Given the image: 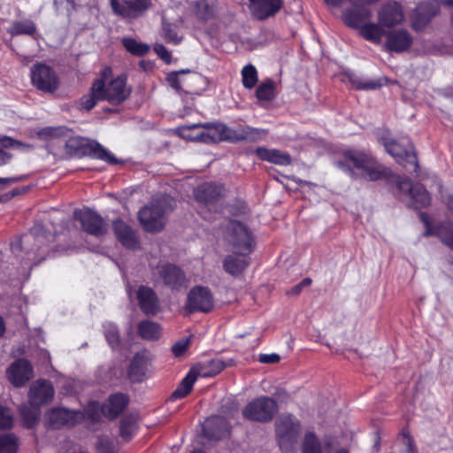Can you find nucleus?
I'll use <instances>...</instances> for the list:
<instances>
[{
	"mask_svg": "<svg viewBox=\"0 0 453 453\" xmlns=\"http://www.w3.org/2000/svg\"><path fill=\"white\" fill-rule=\"evenodd\" d=\"M343 159L337 162V165L350 175H355L357 170L361 177L375 181L391 174L388 168L379 164L372 156L360 151L348 150L344 152Z\"/></svg>",
	"mask_w": 453,
	"mask_h": 453,
	"instance_id": "nucleus-1",
	"label": "nucleus"
},
{
	"mask_svg": "<svg viewBox=\"0 0 453 453\" xmlns=\"http://www.w3.org/2000/svg\"><path fill=\"white\" fill-rule=\"evenodd\" d=\"M55 390L51 383L45 380L35 381L28 391L29 404H23L19 408L23 424L31 428L37 424L41 407L50 403L54 398Z\"/></svg>",
	"mask_w": 453,
	"mask_h": 453,
	"instance_id": "nucleus-2",
	"label": "nucleus"
},
{
	"mask_svg": "<svg viewBox=\"0 0 453 453\" xmlns=\"http://www.w3.org/2000/svg\"><path fill=\"white\" fill-rule=\"evenodd\" d=\"M172 199L165 196L150 206H145L139 211V219L148 232H158L165 224V214L173 209Z\"/></svg>",
	"mask_w": 453,
	"mask_h": 453,
	"instance_id": "nucleus-3",
	"label": "nucleus"
},
{
	"mask_svg": "<svg viewBox=\"0 0 453 453\" xmlns=\"http://www.w3.org/2000/svg\"><path fill=\"white\" fill-rule=\"evenodd\" d=\"M111 73V70L109 67L103 71V77L99 79L102 86L101 94L104 101L119 105L129 96L131 89L127 86V78L123 75L107 81L106 79Z\"/></svg>",
	"mask_w": 453,
	"mask_h": 453,
	"instance_id": "nucleus-4",
	"label": "nucleus"
},
{
	"mask_svg": "<svg viewBox=\"0 0 453 453\" xmlns=\"http://www.w3.org/2000/svg\"><path fill=\"white\" fill-rule=\"evenodd\" d=\"M224 240L230 252L250 253L252 251V234L241 222L230 221L228 223Z\"/></svg>",
	"mask_w": 453,
	"mask_h": 453,
	"instance_id": "nucleus-5",
	"label": "nucleus"
},
{
	"mask_svg": "<svg viewBox=\"0 0 453 453\" xmlns=\"http://www.w3.org/2000/svg\"><path fill=\"white\" fill-rule=\"evenodd\" d=\"M180 135L187 140L204 143H216L221 141L219 123L186 125L179 128Z\"/></svg>",
	"mask_w": 453,
	"mask_h": 453,
	"instance_id": "nucleus-6",
	"label": "nucleus"
},
{
	"mask_svg": "<svg viewBox=\"0 0 453 453\" xmlns=\"http://www.w3.org/2000/svg\"><path fill=\"white\" fill-rule=\"evenodd\" d=\"M278 411L277 402L269 396H260L249 403L242 410V416L252 421H270Z\"/></svg>",
	"mask_w": 453,
	"mask_h": 453,
	"instance_id": "nucleus-7",
	"label": "nucleus"
},
{
	"mask_svg": "<svg viewBox=\"0 0 453 453\" xmlns=\"http://www.w3.org/2000/svg\"><path fill=\"white\" fill-rule=\"evenodd\" d=\"M300 433L298 420L291 416H284L280 418L276 425V434L280 448L286 452L294 450Z\"/></svg>",
	"mask_w": 453,
	"mask_h": 453,
	"instance_id": "nucleus-8",
	"label": "nucleus"
},
{
	"mask_svg": "<svg viewBox=\"0 0 453 453\" xmlns=\"http://www.w3.org/2000/svg\"><path fill=\"white\" fill-rule=\"evenodd\" d=\"M32 84L45 93L55 92L59 86V80L56 72L46 64L36 63L30 71Z\"/></svg>",
	"mask_w": 453,
	"mask_h": 453,
	"instance_id": "nucleus-9",
	"label": "nucleus"
},
{
	"mask_svg": "<svg viewBox=\"0 0 453 453\" xmlns=\"http://www.w3.org/2000/svg\"><path fill=\"white\" fill-rule=\"evenodd\" d=\"M127 403L128 399L124 394H115L111 395L102 407L96 402L89 403L85 412L91 419H97L99 411L105 417L114 418L123 411Z\"/></svg>",
	"mask_w": 453,
	"mask_h": 453,
	"instance_id": "nucleus-10",
	"label": "nucleus"
},
{
	"mask_svg": "<svg viewBox=\"0 0 453 453\" xmlns=\"http://www.w3.org/2000/svg\"><path fill=\"white\" fill-rule=\"evenodd\" d=\"M69 150H73L77 154L89 153L94 157L104 160L109 164H117L116 157L105 148L96 142H89L81 137L70 138L66 142Z\"/></svg>",
	"mask_w": 453,
	"mask_h": 453,
	"instance_id": "nucleus-11",
	"label": "nucleus"
},
{
	"mask_svg": "<svg viewBox=\"0 0 453 453\" xmlns=\"http://www.w3.org/2000/svg\"><path fill=\"white\" fill-rule=\"evenodd\" d=\"M383 144L386 150L399 164H403V167L407 168V165L404 164V162H406L410 164L413 168L412 170L416 172L418 168L417 157L412 144L408 140H404L402 142L394 140H384Z\"/></svg>",
	"mask_w": 453,
	"mask_h": 453,
	"instance_id": "nucleus-12",
	"label": "nucleus"
},
{
	"mask_svg": "<svg viewBox=\"0 0 453 453\" xmlns=\"http://www.w3.org/2000/svg\"><path fill=\"white\" fill-rule=\"evenodd\" d=\"M152 6L151 0H111L113 12L122 19H136Z\"/></svg>",
	"mask_w": 453,
	"mask_h": 453,
	"instance_id": "nucleus-13",
	"label": "nucleus"
},
{
	"mask_svg": "<svg viewBox=\"0 0 453 453\" xmlns=\"http://www.w3.org/2000/svg\"><path fill=\"white\" fill-rule=\"evenodd\" d=\"M213 296L208 288L196 286L188 292L186 308L189 312H209L213 309Z\"/></svg>",
	"mask_w": 453,
	"mask_h": 453,
	"instance_id": "nucleus-14",
	"label": "nucleus"
},
{
	"mask_svg": "<svg viewBox=\"0 0 453 453\" xmlns=\"http://www.w3.org/2000/svg\"><path fill=\"white\" fill-rule=\"evenodd\" d=\"M81 411H70L65 408H52L45 414V425L51 428L73 426L83 418Z\"/></svg>",
	"mask_w": 453,
	"mask_h": 453,
	"instance_id": "nucleus-15",
	"label": "nucleus"
},
{
	"mask_svg": "<svg viewBox=\"0 0 453 453\" xmlns=\"http://www.w3.org/2000/svg\"><path fill=\"white\" fill-rule=\"evenodd\" d=\"M221 141L231 142H239L243 141L256 142L265 134L264 130L251 127L249 126L241 127L237 129H232L226 125L219 123Z\"/></svg>",
	"mask_w": 453,
	"mask_h": 453,
	"instance_id": "nucleus-16",
	"label": "nucleus"
},
{
	"mask_svg": "<svg viewBox=\"0 0 453 453\" xmlns=\"http://www.w3.org/2000/svg\"><path fill=\"white\" fill-rule=\"evenodd\" d=\"M73 217L81 222L82 229L89 234L101 236L106 233L104 220L92 210H76L73 212Z\"/></svg>",
	"mask_w": 453,
	"mask_h": 453,
	"instance_id": "nucleus-17",
	"label": "nucleus"
},
{
	"mask_svg": "<svg viewBox=\"0 0 453 453\" xmlns=\"http://www.w3.org/2000/svg\"><path fill=\"white\" fill-rule=\"evenodd\" d=\"M224 194L223 186L213 182L203 183L194 190L196 200L208 208L214 207L224 196Z\"/></svg>",
	"mask_w": 453,
	"mask_h": 453,
	"instance_id": "nucleus-18",
	"label": "nucleus"
},
{
	"mask_svg": "<svg viewBox=\"0 0 453 453\" xmlns=\"http://www.w3.org/2000/svg\"><path fill=\"white\" fill-rule=\"evenodd\" d=\"M397 187L403 193H408L412 201L411 206L418 209L430 204L431 198L428 192L419 183L412 184L409 179L399 180Z\"/></svg>",
	"mask_w": 453,
	"mask_h": 453,
	"instance_id": "nucleus-19",
	"label": "nucleus"
},
{
	"mask_svg": "<svg viewBox=\"0 0 453 453\" xmlns=\"http://www.w3.org/2000/svg\"><path fill=\"white\" fill-rule=\"evenodd\" d=\"M378 21L390 28L400 25L404 19L403 7L395 1L388 2L378 12Z\"/></svg>",
	"mask_w": 453,
	"mask_h": 453,
	"instance_id": "nucleus-20",
	"label": "nucleus"
},
{
	"mask_svg": "<svg viewBox=\"0 0 453 453\" xmlns=\"http://www.w3.org/2000/svg\"><path fill=\"white\" fill-rule=\"evenodd\" d=\"M152 357L147 350L136 353L128 368V377L132 381H142L149 372Z\"/></svg>",
	"mask_w": 453,
	"mask_h": 453,
	"instance_id": "nucleus-21",
	"label": "nucleus"
},
{
	"mask_svg": "<svg viewBox=\"0 0 453 453\" xmlns=\"http://www.w3.org/2000/svg\"><path fill=\"white\" fill-rule=\"evenodd\" d=\"M250 11L256 19H266L274 16L283 6V0H249Z\"/></svg>",
	"mask_w": 453,
	"mask_h": 453,
	"instance_id": "nucleus-22",
	"label": "nucleus"
},
{
	"mask_svg": "<svg viewBox=\"0 0 453 453\" xmlns=\"http://www.w3.org/2000/svg\"><path fill=\"white\" fill-rule=\"evenodd\" d=\"M438 12L439 4L435 0L419 4L412 15L413 28L416 30L422 29Z\"/></svg>",
	"mask_w": 453,
	"mask_h": 453,
	"instance_id": "nucleus-23",
	"label": "nucleus"
},
{
	"mask_svg": "<svg viewBox=\"0 0 453 453\" xmlns=\"http://www.w3.org/2000/svg\"><path fill=\"white\" fill-rule=\"evenodd\" d=\"M250 253L231 252L222 261L224 271L233 277L240 276L250 265Z\"/></svg>",
	"mask_w": 453,
	"mask_h": 453,
	"instance_id": "nucleus-24",
	"label": "nucleus"
},
{
	"mask_svg": "<svg viewBox=\"0 0 453 453\" xmlns=\"http://www.w3.org/2000/svg\"><path fill=\"white\" fill-rule=\"evenodd\" d=\"M8 378L16 387L23 386L33 377V369L29 362L19 359L8 369Z\"/></svg>",
	"mask_w": 453,
	"mask_h": 453,
	"instance_id": "nucleus-25",
	"label": "nucleus"
},
{
	"mask_svg": "<svg viewBox=\"0 0 453 453\" xmlns=\"http://www.w3.org/2000/svg\"><path fill=\"white\" fill-rule=\"evenodd\" d=\"M412 44L411 35L403 29L393 30L387 35L386 48L390 51L403 52Z\"/></svg>",
	"mask_w": 453,
	"mask_h": 453,
	"instance_id": "nucleus-26",
	"label": "nucleus"
},
{
	"mask_svg": "<svg viewBox=\"0 0 453 453\" xmlns=\"http://www.w3.org/2000/svg\"><path fill=\"white\" fill-rule=\"evenodd\" d=\"M421 219L426 228L425 235H436L444 244L453 250V227L449 223L445 222L433 227L428 222L426 215L421 214Z\"/></svg>",
	"mask_w": 453,
	"mask_h": 453,
	"instance_id": "nucleus-27",
	"label": "nucleus"
},
{
	"mask_svg": "<svg viewBox=\"0 0 453 453\" xmlns=\"http://www.w3.org/2000/svg\"><path fill=\"white\" fill-rule=\"evenodd\" d=\"M159 273L164 283L173 289H177L185 285V275L183 272L175 265H163Z\"/></svg>",
	"mask_w": 453,
	"mask_h": 453,
	"instance_id": "nucleus-28",
	"label": "nucleus"
},
{
	"mask_svg": "<svg viewBox=\"0 0 453 453\" xmlns=\"http://www.w3.org/2000/svg\"><path fill=\"white\" fill-rule=\"evenodd\" d=\"M137 298L142 311L146 314H155L159 308L158 300L155 292L148 287H140Z\"/></svg>",
	"mask_w": 453,
	"mask_h": 453,
	"instance_id": "nucleus-29",
	"label": "nucleus"
},
{
	"mask_svg": "<svg viewBox=\"0 0 453 453\" xmlns=\"http://www.w3.org/2000/svg\"><path fill=\"white\" fill-rule=\"evenodd\" d=\"M113 229L118 240L127 248L135 249L138 241L133 229L121 219L113 221Z\"/></svg>",
	"mask_w": 453,
	"mask_h": 453,
	"instance_id": "nucleus-30",
	"label": "nucleus"
},
{
	"mask_svg": "<svg viewBox=\"0 0 453 453\" xmlns=\"http://www.w3.org/2000/svg\"><path fill=\"white\" fill-rule=\"evenodd\" d=\"M256 155L262 160H265L280 165H288L291 163L289 154L282 152L276 149H266L265 147H258L256 150Z\"/></svg>",
	"mask_w": 453,
	"mask_h": 453,
	"instance_id": "nucleus-31",
	"label": "nucleus"
},
{
	"mask_svg": "<svg viewBox=\"0 0 453 453\" xmlns=\"http://www.w3.org/2000/svg\"><path fill=\"white\" fill-rule=\"evenodd\" d=\"M346 77L354 88L363 90L377 89L386 85L388 81V79L385 77L375 80H365L355 73H347Z\"/></svg>",
	"mask_w": 453,
	"mask_h": 453,
	"instance_id": "nucleus-32",
	"label": "nucleus"
},
{
	"mask_svg": "<svg viewBox=\"0 0 453 453\" xmlns=\"http://www.w3.org/2000/svg\"><path fill=\"white\" fill-rule=\"evenodd\" d=\"M227 364L220 358H213L197 365L196 374L201 377H212L219 373Z\"/></svg>",
	"mask_w": 453,
	"mask_h": 453,
	"instance_id": "nucleus-33",
	"label": "nucleus"
},
{
	"mask_svg": "<svg viewBox=\"0 0 453 453\" xmlns=\"http://www.w3.org/2000/svg\"><path fill=\"white\" fill-rule=\"evenodd\" d=\"M102 86H101V80H96L92 87L89 90V92L86 95H84L80 99V106L81 109L89 111L93 109L98 101H104L103 96L101 94Z\"/></svg>",
	"mask_w": 453,
	"mask_h": 453,
	"instance_id": "nucleus-34",
	"label": "nucleus"
},
{
	"mask_svg": "<svg viewBox=\"0 0 453 453\" xmlns=\"http://www.w3.org/2000/svg\"><path fill=\"white\" fill-rule=\"evenodd\" d=\"M139 335L146 341H157L161 336L160 326L150 320H144L138 325Z\"/></svg>",
	"mask_w": 453,
	"mask_h": 453,
	"instance_id": "nucleus-35",
	"label": "nucleus"
},
{
	"mask_svg": "<svg viewBox=\"0 0 453 453\" xmlns=\"http://www.w3.org/2000/svg\"><path fill=\"white\" fill-rule=\"evenodd\" d=\"M7 33L12 36L20 35H34L36 33V25L31 19L13 21L7 28Z\"/></svg>",
	"mask_w": 453,
	"mask_h": 453,
	"instance_id": "nucleus-36",
	"label": "nucleus"
},
{
	"mask_svg": "<svg viewBox=\"0 0 453 453\" xmlns=\"http://www.w3.org/2000/svg\"><path fill=\"white\" fill-rule=\"evenodd\" d=\"M196 378L197 374L194 370H191L181 380L178 388L173 391L172 398L179 399L186 396L191 391Z\"/></svg>",
	"mask_w": 453,
	"mask_h": 453,
	"instance_id": "nucleus-37",
	"label": "nucleus"
},
{
	"mask_svg": "<svg viewBox=\"0 0 453 453\" xmlns=\"http://www.w3.org/2000/svg\"><path fill=\"white\" fill-rule=\"evenodd\" d=\"M302 453H322L321 443L314 433L305 434L302 444Z\"/></svg>",
	"mask_w": 453,
	"mask_h": 453,
	"instance_id": "nucleus-38",
	"label": "nucleus"
},
{
	"mask_svg": "<svg viewBox=\"0 0 453 453\" xmlns=\"http://www.w3.org/2000/svg\"><path fill=\"white\" fill-rule=\"evenodd\" d=\"M122 43L126 50L133 55L143 56L150 50L148 44L139 42L132 38H124Z\"/></svg>",
	"mask_w": 453,
	"mask_h": 453,
	"instance_id": "nucleus-39",
	"label": "nucleus"
},
{
	"mask_svg": "<svg viewBox=\"0 0 453 453\" xmlns=\"http://www.w3.org/2000/svg\"><path fill=\"white\" fill-rule=\"evenodd\" d=\"M242 81L246 88H252L257 82V72L254 65H247L242 70Z\"/></svg>",
	"mask_w": 453,
	"mask_h": 453,
	"instance_id": "nucleus-40",
	"label": "nucleus"
},
{
	"mask_svg": "<svg viewBox=\"0 0 453 453\" xmlns=\"http://www.w3.org/2000/svg\"><path fill=\"white\" fill-rule=\"evenodd\" d=\"M19 442L13 434L0 435V453H16Z\"/></svg>",
	"mask_w": 453,
	"mask_h": 453,
	"instance_id": "nucleus-41",
	"label": "nucleus"
},
{
	"mask_svg": "<svg viewBox=\"0 0 453 453\" xmlns=\"http://www.w3.org/2000/svg\"><path fill=\"white\" fill-rule=\"evenodd\" d=\"M104 335L107 342L111 347V349H116L119 347L120 339L119 333L117 326L111 322H106L104 325Z\"/></svg>",
	"mask_w": 453,
	"mask_h": 453,
	"instance_id": "nucleus-42",
	"label": "nucleus"
},
{
	"mask_svg": "<svg viewBox=\"0 0 453 453\" xmlns=\"http://www.w3.org/2000/svg\"><path fill=\"white\" fill-rule=\"evenodd\" d=\"M273 81L268 80L263 82L257 89V96L259 100L271 101L275 96Z\"/></svg>",
	"mask_w": 453,
	"mask_h": 453,
	"instance_id": "nucleus-43",
	"label": "nucleus"
},
{
	"mask_svg": "<svg viewBox=\"0 0 453 453\" xmlns=\"http://www.w3.org/2000/svg\"><path fill=\"white\" fill-rule=\"evenodd\" d=\"M211 422L215 424V426L218 428L215 434L212 435L215 439L218 440L229 435L230 424L225 419V418L216 416L211 418Z\"/></svg>",
	"mask_w": 453,
	"mask_h": 453,
	"instance_id": "nucleus-44",
	"label": "nucleus"
},
{
	"mask_svg": "<svg viewBox=\"0 0 453 453\" xmlns=\"http://www.w3.org/2000/svg\"><path fill=\"white\" fill-rule=\"evenodd\" d=\"M162 36L166 42L174 45L179 44L182 40V36L178 35L175 27L171 24L163 25Z\"/></svg>",
	"mask_w": 453,
	"mask_h": 453,
	"instance_id": "nucleus-45",
	"label": "nucleus"
},
{
	"mask_svg": "<svg viewBox=\"0 0 453 453\" xmlns=\"http://www.w3.org/2000/svg\"><path fill=\"white\" fill-rule=\"evenodd\" d=\"M137 426L134 420L125 418L120 423V435L126 441H128L135 434Z\"/></svg>",
	"mask_w": 453,
	"mask_h": 453,
	"instance_id": "nucleus-46",
	"label": "nucleus"
},
{
	"mask_svg": "<svg viewBox=\"0 0 453 453\" xmlns=\"http://www.w3.org/2000/svg\"><path fill=\"white\" fill-rule=\"evenodd\" d=\"M96 448L97 453H117L114 441L106 436L98 438Z\"/></svg>",
	"mask_w": 453,
	"mask_h": 453,
	"instance_id": "nucleus-47",
	"label": "nucleus"
},
{
	"mask_svg": "<svg viewBox=\"0 0 453 453\" xmlns=\"http://www.w3.org/2000/svg\"><path fill=\"white\" fill-rule=\"evenodd\" d=\"M399 453H418L414 440L407 434H403L400 439Z\"/></svg>",
	"mask_w": 453,
	"mask_h": 453,
	"instance_id": "nucleus-48",
	"label": "nucleus"
},
{
	"mask_svg": "<svg viewBox=\"0 0 453 453\" xmlns=\"http://www.w3.org/2000/svg\"><path fill=\"white\" fill-rule=\"evenodd\" d=\"M12 426V414L8 408L0 406V429H8Z\"/></svg>",
	"mask_w": 453,
	"mask_h": 453,
	"instance_id": "nucleus-49",
	"label": "nucleus"
},
{
	"mask_svg": "<svg viewBox=\"0 0 453 453\" xmlns=\"http://www.w3.org/2000/svg\"><path fill=\"white\" fill-rule=\"evenodd\" d=\"M190 71L188 69H187V70H180V71L170 73L167 76V81H168L169 85L177 91L181 90L182 81L179 78V75L183 74V73H188Z\"/></svg>",
	"mask_w": 453,
	"mask_h": 453,
	"instance_id": "nucleus-50",
	"label": "nucleus"
},
{
	"mask_svg": "<svg viewBox=\"0 0 453 453\" xmlns=\"http://www.w3.org/2000/svg\"><path fill=\"white\" fill-rule=\"evenodd\" d=\"M188 345V339H180L173 345L172 351L175 357H180L187 350Z\"/></svg>",
	"mask_w": 453,
	"mask_h": 453,
	"instance_id": "nucleus-51",
	"label": "nucleus"
},
{
	"mask_svg": "<svg viewBox=\"0 0 453 453\" xmlns=\"http://www.w3.org/2000/svg\"><path fill=\"white\" fill-rule=\"evenodd\" d=\"M154 51L157 54V56L164 60L165 63H170L172 57L170 52L166 50V48L161 43H155Z\"/></svg>",
	"mask_w": 453,
	"mask_h": 453,
	"instance_id": "nucleus-52",
	"label": "nucleus"
},
{
	"mask_svg": "<svg viewBox=\"0 0 453 453\" xmlns=\"http://www.w3.org/2000/svg\"><path fill=\"white\" fill-rule=\"evenodd\" d=\"M280 359V356L276 353L259 354L257 357V360L262 364H276Z\"/></svg>",
	"mask_w": 453,
	"mask_h": 453,
	"instance_id": "nucleus-53",
	"label": "nucleus"
},
{
	"mask_svg": "<svg viewBox=\"0 0 453 453\" xmlns=\"http://www.w3.org/2000/svg\"><path fill=\"white\" fill-rule=\"evenodd\" d=\"M59 134V129L52 127H47L41 129L38 132V135L40 137L47 138V137H55Z\"/></svg>",
	"mask_w": 453,
	"mask_h": 453,
	"instance_id": "nucleus-54",
	"label": "nucleus"
},
{
	"mask_svg": "<svg viewBox=\"0 0 453 453\" xmlns=\"http://www.w3.org/2000/svg\"><path fill=\"white\" fill-rule=\"evenodd\" d=\"M10 157V155L6 151L0 150V165L7 163Z\"/></svg>",
	"mask_w": 453,
	"mask_h": 453,
	"instance_id": "nucleus-55",
	"label": "nucleus"
},
{
	"mask_svg": "<svg viewBox=\"0 0 453 453\" xmlns=\"http://www.w3.org/2000/svg\"><path fill=\"white\" fill-rule=\"evenodd\" d=\"M327 5L334 7H340L343 4L344 0H324Z\"/></svg>",
	"mask_w": 453,
	"mask_h": 453,
	"instance_id": "nucleus-56",
	"label": "nucleus"
},
{
	"mask_svg": "<svg viewBox=\"0 0 453 453\" xmlns=\"http://www.w3.org/2000/svg\"><path fill=\"white\" fill-rule=\"evenodd\" d=\"M302 285L299 283L296 286H294L291 290L288 292L290 295H298L302 291Z\"/></svg>",
	"mask_w": 453,
	"mask_h": 453,
	"instance_id": "nucleus-57",
	"label": "nucleus"
},
{
	"mask_svg": "<svg viewBox=\"0 0 453 453\" xmlns=\"http://www.w3.org/2000/svg\"><path fill=\"white\" fill-rule=\"evenodd\" d=\"M16 179L14 178H0V184L6 185L11 182H14Z\"/></svg>",
	"mask_w": 453,
	"mask_h": 453,
	"instance_id": "nucleus-58",
	"label": "nucleus"
},
{
	"mask_svg": "<svg viewBox=\"0 0 453 453\" xmlns=\"http://www.w3.org/2000/svg\"><path fill=\"white\" fill-rule=\"evenodd\" d=\"M311 280L310 278H305L299 284L302 285V288H303V287H307V286L311 285Z\"/></svg>",
	"mask_w": 453,
	"mask_h": 453,
	"instance_id": "nucleus-59",
	"label": "nucleus"
},
{
	"mask_svg": "<svg viewBox=\"0 0 453 453\" xmlns=\"http://www.w3.org/2000/svg\"><path fill=\"white\" fill-rule=\"evenodd\" d=\"M5 326L3 319L0 317V335L4 332Z\"/></svg>",
	"mask_w": 453,
	"mask_h": 453,
	"instance_id": "nucleus-60",
	"label": "nucleus"
},
{
	"mask_svg": "<svg viewBox=\"0 0 453 453\" xmlns=\"http://www.w3.org/2000/svg\"><path fill=\"white\" fill-rule=\"evenodd\" d=\"M440 1L446 5L453 6V0H440Z\"/></svg>",
	"mask_w": 453,
	"mask_h": 453,
	"instance_id": "nucleus-61",
	"label": "nucleus"
},
{
	"mask_svg": "<svg viewBox=\"0 0 453 453\" xmlns=\"http://www.w3.org/2000/svg\"><path fill=\"white\" fill-rule=\"evenodd\" d=\"M334 453H349V451L344 448H340L335 450Z\"/></svg>",
	"mask_w": 453,
	"mask_h": 453,
	"instance_id": "nucleus-62",
	"label": "nucleus"
},
{
	"mask_svg": "<svg viewBox=\"0 0 453 453\" xmlns=\"http://www.w3.org/2000/svg\"><path fill=\"white\" fill-rule=\"evenodd\" d=\"M19 243L13 244L12 246V250L13 252H15V250L19 249Z\"/></svg>",
	"mask_w": 453,
	"mask_h": 453,
	"instance_id": "nucleus-63",
	"label": "nucleus"
},
{
	"mask_svg": "<svg viewBox=\"0 0 453 453\" xmlns=\"http://www.w3.org/2000/svg\"><path fill=\"white\" fill-rule=\"evenodd\" d=\"M192 453H204V452H203L201 450H196V451H193Z\"/></svg>",
	"mask_w": 453,
	"mask_h": 453,
	"instance_id": "nucleus-64",
	"label": "nucleus"
}]
</instances>
